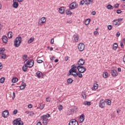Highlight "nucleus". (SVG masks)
Listing matches in <instances>:
<instances>
[{"instance_id":"59","label":"nucleus","mask_w":125,"mask_h":125,"mask_svg":"<svg viewBox=\"0 0 125 125\" xmlns=\"http://www.w3.org/2000/svg\"><path fill=\"white\" fill-rule=\"evenodd\" d=\"M37 125H42V124L41 122H38L37 124Z\"/></svg>"},{"instance_id":"37","label":"nucleus","mask_w":125,"mask_h":125,"mask_svg":"<svg viewBox=\"0 0 125 125\" xmlns=\"http://www.w3.org/2000/svg\"><path fill=\"white\" fill-rule=\"evenodd\" d=\"M66 14L67 15H72V12L69 10L66 11Z\"/></svg>"},{"instance_id":"33","label":"nucleus","mask_w":125,"mask_h":125,"mask_svg":"<svg viewBox=\"0 0 125 125\" xmlns=\"http://www.w3.org/2000/svg\"><path fill=\"white\" fill-rule=\"evenodd\" d=\"M106 8H107V9L113 10L114 9V7H113V6H112V5H111V4H108Z\"/></svg>"},{"instance_id":"60","label":"nucleus","mask_w":125,"mask_h":125,"mask_svg":"<svg viewBox=\"0 0 125 125\" xmlns=\"http://www.w3.org/2000/svg\"><path fill=\"white\" fill-rule=\"evenodd\" d=\"M98 34V31H96L94 32V35H97Z\"/></svg>"},{"instance_id":"6","label":"nucleus","mask_w":125,"mask_h":125,"mask_svg":"<svg viewBox=\"0 0 125 125\" xmlns=\"http://www.w3.org/2000/svg\"><path fill=\"white\" fill-rule=\"evenodd\" d=\"M77 67V69L79 71V73H84L86 71V68L85 67L78 65Z\"/></svg>"},{"instance_id":"29","label":"nucleus","mask_w":125,"mask_h":125,"mask_svg":"<svg viewBox=\"0 0 125 125\" xmlns=\"http://www.w3.org/2000/svg\"><path fill=\"white\" fill-rule=\"evenodd\" d=\"M18 82V78L15 77L12 79V83H16Z\"/></svg>"},{"instance_id":"8","label":"nucleus","mask_w":125,"mask_h":125,"mask_svg":"<svg viewBox=\"0 0 125 125\" xmlns=\"http://www.w3.org/2000/svg\"><path fill=\"white\" fill-rule=\"evenodd\" d=\"M41 119L42 120V124L44 125H47L48 124V119L46 118L45 117H43L42 116L41 117Z\"/></svg>"},{"instance_id":"52","label":"nucleus","mask_w":125,"mask_h":125,"mask_svg":"<svg viewBox=\"0 0 125 125\" xmlns=\"http://www.w3.org/2000/svg\"><path fill=\"white\" fill-rule=\"evenodd\" d=\"M116 12L118 14H121L122 11L121 10H117Z\"/></svg>"},{"instance_id":"47","label":"nucleus","mask_w":125,"mask_h":125,"mask_svg":"<svg viewBox=\"0 0 125 125\" xmlns=\"http://www.w3.org/2000/svg\"><path fill=\"white\" fill-rule=\"evenodd\" d=\"M82 97H83V99H86V95H85V94H82Z\"/></svg>"},{"instance_id":"7","label":"nucleus","mask_w":125,"mask_h":125,"mask_svg":"<svg viewBox=\"0 0 125 125\" xmlns=\"http://www.w3.org/2000/svg\"><path fill=\"white\" fill-rule=\"evenodd\" d=\"M106 103V102L104 100H101L99 103V106L100 107V108H104L105 107V104Z\"/></svg>"},{"instance_id":"64","label":"nucleus","mask_w":125,"mask_h":125,"mask_svg":"<svg viewBox=\"0 0 125 125\" xmlns=\"http://www.w3.org/2000/svg\"><path fill=\"white\" fill-rule=\"evenodd\" d=\"M123 61H124V62H125V55L124 56V57L123 58Z\"/></svg>"},{"instance_id":"53","label":"nucleus","mask_w":125,"mask_h":125,"mask_svg":"<svg viewBox=\"0 0 125 125\" xmlns=\"http://www.w3.org/2000/svg\"><path fill=\"white\" fill-rule=\"evenodd\" d=\"M120 35H121V33H120V32H117L116 33V37H120Z\"/></svg>"},{"instance_id":"42","label":"nucleus","mask_w":125,"mask_h":125,"mask_svg":"<svg viewBox=\"0 0 125 125\" xmlns=\"http://www.w3.org/2000/svg\"><path fill=\"white\" fill-rule=\"evenodd\" d=\"M51 100V99L49 97H48L46 98V102H50Z\"/></svg>"},{"instance_id":"44","label":"nucleus","mask_w":125,"mask_h":125,"mask_svg":"<svg viewBox=\"0 0 125 125\" xmlns=\"http://www.w3.org/2000/svg\"><path fill=\"white\" fill-rule=\"evenodd\" d=\"M85 2V1H84V0H83L80 2V5H83V4H84Z\"/></svg>"},{"instance_id":"58","label":"nucleus","mask_w":125,"mask_h":125,"mask_svg":"<svg viewBox=\"0 0 125 125\" xmlns=\"http://www.w3.org/2000/svg\"><path fill=\"white\" fill-rule=\"evenodd\" d=\"M91 14H92V15H95V14H96V12L93 11V12H92Z\"/></svg>"},{"instance_id":"5","label":"nucleus","mask_w":125,"mask_h":125,"mask_svg":"<svg viewBox=\"0 0 125 125\" xmlns=\"http://www.w3.org/2000/svg\"><path fill=\"white\" fill-rule=\"evenodd\" d=\"M26 65H28V68H32V67H33V66H34V60H29L28 61H27L26 62Z\"/></svg>"},{"instance_id":"62","label":"nucleus","mask_w":125,"mask_h":125,"mask_svg":"<svg viewBox=\"0 0 125 125\" xmlns=\"http://www.w3.org/2000/svg\"><path fill=\"white\" fill-rule=\"evenodd\" d=\"M54 59H55V57H52L51 58V60L52 61H53V60H54Z\"/></svg>"},{"instance_id":"41","label":"nucleus","mask_w":125,"mask_h":125,"mask_svg":"<svg viewBox=\"0 0 125 125\" xmlns=\"http://www.w3.org/2000/svg\"><path fill=\"white\" fill-rule=\"evenodd\" d=\"M37 63L41 64V63H42V62H43V61H42V60H39V59H38L37 60Z\"/></svg>"},{"instance_id":"63","label":"nucleus","mask_w":125,"mask_h":125,"mask_svg":"<svg viewBox=\"0 0 125 125\" xmlns=\"http://www.w3.org/2000/svg\"><path fill=\"white\" fill-rule=\"evenodd\" d=\"M72 21H67V23H69L70 24V23H72Z\"/></svg>"},{"instance_id":"9","label":"nucleus","mask_w":125,"mask_h":125,"mask_svg":"<svg viewBox=\"0 0 125 125\" xmlns=\"http://www.w3.org/2000/svg\"><path fill=\"white\" fill-rule=\"evenodd\" d=\"M69 125H79V123L75 119H71L69 123Z\"/></svg>"},{"instance_id":"3","label":"nucleus","mask_w":125,"mask_h":125,"mask_svg":"<svg viewBox=\"0 0 125 125\" xmlns=\"http://www.w3.org/2000/svg\"><path fill=\"white\" fill-rule=\"evenodd\" d=\"M122 21H123V19L122 18H119L117 20H114L112 21L113 25H114V26H117V27H118L120 26L121 24H122V23L121 22H122Z\"/></svg>"},{"instance_id":"49","label":"nucleus","mask_w":125,"mask_h":125,"mask_svg":"<svg viewBox=\"0 0 125 125\" xmlns=\"http://www.w3.org/2000/svg\"><path fill=\"white\" fill-rule=\"evenodd\" d=\"M62 109H63V106H62V105H61L59 107V108H58V109L59 110V111L62 110Z\"/></svg>"},{"instance_id":"1","label":"nucleus","mask_w":125,"mask_h":125,"mask_svg":"<svg viewBox=\"0 0 125 125\" xmlns=\"http://www.w3.org/2000/svg\"><path fill=\"white\" fill-rule=\"evenodd\" d=\"M72 75L74 78H77L78 77V74L77 72V66H74V65L71 66V68L69 70V74L68 76Z\"/></svg>"},{"instance_id":"18","label":"nucleus","mask_w":125,"mask_h":125,"mask_svg":"<svg viewBox=\"0 0 125 125\" xmlns=\"http://www.w3.org/2000/svg\"><path fill=\"white\" fill-rule=\"evenodd\" d=\"M8 40V39L7 38V37H6V36H3L2 37V41L4 43H7Z\"/></svg>"},{"instance_id":"38","label":"nucleus","mask_w":125,"mask_h":125,"mask_svg":"<svg viewBox=\"0 0 125 125\" xmlns=\"http://www.w3.org/2000/svg\"><path fill=\"white\" fill-rule=\"evenodd\" d=\"M73 79H71V78H69L68 79H67V83H73Z\"/></svg>"},{"instance_id":"11","label":"nucleus","mask_w":125,"mask_h":125,"mask_svg":"<svg viewBox=\"0 0 125 125\" xmlns=\"http://www.w3.org/2000/svg\"><path fill=\"white\" fill-rule=\"evenodd\" d=\"M9 115V112H8V110H4L2 113V116L4 118H7Z\"/></svg>"},{"instance_id":"46","label":"nucleus","mask_w":125,"mask_h":125,"mask_svg":"<svg viewBox=\"0 0 125 125\" xmlns=\"http://www.w3.org/2000/svg\"><path fill=\"white\" fill-rule=\"evenodd\" d=\"M111 100H108L106 102V104H107V105H111Z\"/></svg>"},{"instance_id":"31","label":"nucleus","mask_w":125,"mask_h":125,"mask_svg":"<svg viewBox=\"0 0 125 125\" xmlns=\"http://www.w3.org/2000/svg\"><path fill=\"white\" fill-rule=\"evenodd\" d=\"M8 38L9 39H12V32L11 31H9L8 33Z\"/></svg>"},{"instance_id":"26","label":"nucleus","mask_w":125,"mask_h":125,"mask_svg":"<svg viewBox=\"0 0 125 125\" xmlns=\"http://www.w3.org/2000/svg\"><path fill=\"white\" fill-rule=\"evenodd\" d=\"M34 41H35V38L34 37H31L30 39L28 41V43H32Z\"/></svg>"},{"instance_id":"24","label":"nucleus","mask_w":125,"mask_h":125,"mask_svg":"<svg viewBox=\"0 0 125 125\" xmlns=\"http://www.w3.org/2000/svg\"><path fill=\"white\" fill-rule=\"evenodd\" d=\"M27 70H28V66L25 64L22 66V71L24 72H27Z\"/></svg>"},{"instance_id":"14","label":"nucleus","mask_w":125,"mask_h":125,"mask_svg":"<svg viewBox=\"0 0 125 125\" xmlns=\"http://www.w3.org/2000/svg\"><path fill=\"white\" fill-rule=\"evenodd\" d=\"M45 21H46V19L45 17H43L40 20L39 24H40V25H42V24L45 23Z\"/></svg>"},{"instance_id":"55","label":"nucleus","mask_w":125,"mask_h":125,"mask_svg":"<svg viewBox=\"0 0 125 125\" xmlns=\"http://www.w3.org/2000/svg\"><path fill=\"white\" fill-rule=\"evenodd\" d=\"M120 45H121V47L122 48H124V44L122 42H120Z\"/></svg>"},{"instance_id":"27","label":"nucleus","mask_w":125,"mask_h":125,"mask_svg":"<svg viewBox=\"0 0 125 125\" xmlns=\"http://www.w3.org/2000/svg\"><path fill=\"white\" fill-rule=\"evenodd\" d=\"M83 105H87L88 106H90L91 105V102L88 101H84L83 103Z\"/></svg>"},{"instance_id":"23","label":"nucleus","mask_w":125,"mask_h":125,"mask_svg":"<svg viewBox=\"0 0 125 125\" xmlns=\"http://www.w3.org/2000/svg\"><path fill=\"white\" fill-rule=\"evenodd\" d=\"M98 88V84L94 83V86L92 87V90H95L96 89H97Z\"/></svg>"},{"instance_id":"22","label":"nucleus","mask_w":125,"mask_h":125,"mask_svg":"<svg viewBox=\"0 0 125 125\" xmlns=\"http://www.w3.org/2000/svg\"><path fill=\"white\" fill-rule=\"evenodd\" d=\"M42 73L41 71H38L36 73V77H38L39 79H41V77H42Z\"/></svg>"},{"instance_id":"48","label":"nucleus","mask_w":125,"mask_h":125,"mask_svg":"<svg viewBox=\"0 0 125 125\" xmlns=\"http://www.w3.org/2000/svg\"><path fill=\"white\" fill-rule=\"evenodd\" d=\"M119 5H120L119 3H116L114 5V7H115V8H118V7H119Z\"/></svg>"},{"instance_id":"32","label":"nucleus","mask_w":125,"mask_h":125,"mask_svg":"<svg viewBox=\"0 0 125 125\" xmlns=\"http://www.w3.org/2000/svg\"><path fill=\"white\" fill-rule=\"evenodd\" d=\"M74 41L75 42H79V39H80V37L79 35L74 36Z\"/></svg>"},{"instance_id":"56","label":"nucleus","mask_w":125,"mask_h":125,"mask_svg":"<svg viewBox=\"0 0 125 125\" xmlns=\"http://www.w3.org/2000/svg\"><path fill=\"white\" fill-rule=\"evenodd\" d=\"M68 60H69V57L66 56L65 58V61H68Z\"/></svg>"},{"instance_id":"19","label":"nucleus","mask_w":125,"mask_h":125,"mask_svg":"<svg viewBox=\"0 0 125 125\" xmlns=\"http://www.w3.org/2000/svg\"><path fill=\"white\" fill-rule=\"evenodd\" d=\"M111 74L113 77H117L118 76V72L116 70H111Z\"/></svg>"},{"instance_id":"20","label":"nucleus","mask_w":125,"mask_h":125,"mask_svg":"<svg viewBox=\"0 0 125 125\" xmlns=\"http://www.w3.org/2000/svg\"><path fill=\"white\" fill-rule=\"evenodd\" d=\"M92 2H93V0H85V5H88L91 4Z\"/></svg>"},{"instance_id":"12","label":"nucleus","mask_w":125,"mask_h":125,"mask_svg":"<svg viewBox=\"0 0 125 125\" xmlns=\"http://www.w3.org/2000/svg\"><path fill=\"white\" fill-rule=\"evenodd\" d=\"M69 7L71 9H75V8H76V7H77V3H76V2H72V3H71L69 5Z\"/></svg>"},{"instance_id":"39","label":"nucleus","mask_w":125,"mask_h":125,"mask_svg":"<svg viewBox=\"0 0 125 125\" xmlns=\"http://www.w3.org/2000/svg\"><path fill=\"white\" fill-rule=\"evenodd\" d=\"M77 76L79 78H83V74H82L80 72H77Z\"/></svg>"},{"instance_id":"50","label":"nucleus","mask_w":125,"mask_h":125,"mask_svg":"<svg viewBox=\"0 0 125 125\" xmlns=\"http://www.w3.org/2000/svg\"><path fill=\"white\" fill-rule=\"evenodd\" d=\"M51 44H53L54 43V39H52L51 40V42H50Z\"/></svg>"},{"instance_id":"57","label":"nucleus","mask_w":125,"mask_h":125,"mask_svg":"<svg viewBox=\"0 0 125 125\" xmlns=\"http://www.w3.org/2000/svg\"><path fill=\"white\" fill-rule=\"evenodd\" d=\"M28 108L31 109V108H32V107H33V105L31 104H28Z\"/></svg>"},{"instance_id":"28","label":"nucleus","mask_w":125,"mask_h":125,"mask_svg":"<svg viewBox=\"0 0 125 125\" xmlns=\"http://www.w3.org/2000/svg\"><path fill=\"white\" fill-rule=\"evenodd\" d=\"M117 48H118V44L117 43H114L113 44L112 49L113 50H116V49H117Z\"/></svg>"},{"instance_id":"36","label":"nucleus","mask_w":125,"mask_h":125,"mask_svg":"<svg viewBox=\"0 0 125 125\" xmlns=\"http://www.w3.org/2000/svg\"><path fill=\"white\" fill-rule=\"evenodd\" d=\"M42 117H43V118H46L47 119V118H50V114H47L46 115H44L42 116Z\"/></svg>"},{"instance_id":"17","label":"nucleus","mask_w":125,"mask_h":125,"mask_svg":"<svg viewBox=\"0 0 125 125\" xmlns=\"http://www.w3.org/2000/svg\"><path fill=\"white\" fill-rule=\"evenodd\" d=\"M59 12L61 13V14H64L65 13V9L63 7H61L59 9Z\"/></svg>"},{"instance_id":"10","label":"nucleus","mask_w":125,"mask_h":125,"mask_svg":"<svg viewBox=\"0 0 125 125\" xmlns=\"http://www.w3.org/2000/svg\"><path fill=\"white\" fill-rule=\"evenodd\" d=\"M84 44L83 43H80L78 45V49L80 51H83L84 50Z\"/></svg>"},{"instance_id":"54","label":"nucleus","mask_w":125,"mask_h":125,"mask_svg":"<svg viewBox=\"0 0 125 125\" xmlns=\"http://www.w3.org/2000/svg\"><path fill=\"white\" fill-rule=\"evenodd\" d=\"M18 113V111H17V110H15L13 112V114L14 115H16V114H17Z\"/></svg>"},{"instance_id":"4","label":"nucleus","mask_w":125,"mask_h":125,"mask_svg":"<svg viewBox=\"0 0 125 125\" xmlns=\"http://www.w3.org/2000/svg\"><path fill=\"white\" fill-rule=\"evenodd\" d=\"M13 124L15 125H24V123L21 120V118H18L15 120L13 122Z\"/></svg>"},{"instance_id":"13","label":"nucleus","mask_w":125,"mask_h":125,"mask_svg":"<svg viewBox=\"0 0 125 125\" xmlns=\"http://www.w3.org/2000/svg\"><path fill=\"white\" fill-rule=\"evenodd\" d=\"M19 6V4L18 3V2L16 1V0H13V7L14 8H17Z\"/></svg>"},{"instance_id":"45","label":"nucleus","mask_w":125,"mask_h":125,"mask_svg":"<svg viewBox=\"0 0 125 125\" xmlns=\"http://www.w3.org/2000/svg\"><path fill=\"white\" fill-rule=\"evenodd\" d=\"M27 58H28V56H27V55H24L22 56V59H23V60H26V59H27Z\"/></svg>"},{"instance_id":"35","label":"nucleus","mask_w":125,"mask_h":125,"mask_svg":"<svg viewBox=\"0 0 125 125\" xmlns=\"http://www.w3.org/2000/svg\"><path fill=\"white\" fill-rule=\"evenodd\" d=\"M4 81H5V78H4V77H2L0 79V83H4Z\"/></svg>"},{"instance_id":"34","label":"nucleus","mask_w":125,"mask_h":125,"mask_svg":"<svg viewBox=\"0 0 125 125\" xmlns=\"http://www.w3.org/2000/svg\"><path fill=\"white\" fill-rule=\"evenodd\" d=\"M104 78V79H106V78H107L108 77V73L105 72L103 73V75Z\"/></svg>"},{"instance_id":"51","label":"nucleus","mask_w":125,"mask_h":125,"mask_svg":"<svg viewBox=\"0 0 125 125\" xmlns=\"http://www.w3.org/2000/svg\"><path fill=\"white\" fill-rule=\"evenodd\" d=\"M107 28L108 30H112V25H108Z\"/></svg>"},{"instance_id":"30","label":"nucleus","mask_w":125,"mask_h":125,"mask_svg":"<svg viewBox=\"0 0 125 125\" xmlns=\"http://www.w3.org/2000/svg\"><path fill=\"white\" fill-rule=\"evenodd\" d=\"M90 23V19H87L85 21V25L87 26Z\"/></svg>"},{"instance_id":"43","label":"nucleus","mask_w":125,"mask_h":125,"mask_svg":"<svg viewBox=\"0 0 125 125\" xmlns=\"http://www.w3.org/2000/svg\"><path fill=\"white\" fill-rule=\"evenodd\" d=\"M1 58L2 59H5V58H6V55L5 54H2Z\"/></svg>"},{"instance_id":"16","label":"nucleus","mask_w":125,"mask_h":125,"mask_svg":"<svg viewBox=\"0 0 125 125\" xmlns=\"http://www.w3.org/2000/svg\"><path fill=\"white\" fill-rule=\"evenodd\" d=\"M75 112V109H68L67 111V115L68 116H70V115H73Z\"/></svg>"},{"instance_id":"21","label":"nucleus","mask_w":125,"mask_h":125,"mask_svg":"<svg viewBox=\"0 0 125 125\" xmlns=\"http://www.w3.org/2000/svg\"><path fill=\"white\" fill-rule=\"evenodd\" d=\"M79 121L80 123H83V122L84 121V115L82 114V115L80 117Z\"/></svg>"},{"instance_id":"15","label":"nucleus","mask_w":125,"mask_h":125,"mask_svg":"<svg viewBox=\"0 0 125 125\" xmlns=\"http://www.w3.org/2000/svg\"><path fill=\"white\" fill-rule=\"evenodd\" d=\"M84 64V60L83 59H80L78 62V66H83Z\"/></svg>"},{"instance_id":"61","label":"nucleus","mask_w":125,"mask_h":125,"mask_svg":"<svg viewBox=\"0 0 125 125\" xmlns=\"http://www.w3.org/2000/svg\"><path fill=\"white\" fill-rule=\"evenodd\" d=\"M5 50V49L3 48L2 49L0 50V53H1V52H2V51H4Z\"/></svg>"},{"instance_id":"40","label":"nucleus","mask_w":125,"mask_h":125,"mask_svg":"<svg viewBox=\"0 0 125 125\" xmlns=\"http://www.w3.org/2000/svg\"><path fill=\"white\" fill-rule=\"evenodd\" d=\"M44 108V104H41L40 106V110H42Z\"/></svg>"},{"instance_id":"2","label":"nucleus","mask_w":125,"mask_h":125,"mask_svg":"<svg viewBox=\"0 0 125 125\" xmlns=\"http://www.w3.org/2000/svg\"><path fill=\"white\" fill-rule=\"evenodd\" d=\"M22 42V38L21 37H17L14 41V46L15 47H19Z\"/></svg>"},{"instance_id":"25","label":"nucleus","mask_w":125,"mask_h":125,"mask_svg":"<svg viewBox=\"0 0 125 125\" xmlns=\"http://www.w3.org/2000/svg\"><path fill=\"white\" fill-rule=\"evenodd\" d=\"M26 83H24L21 85L20 86L21 90H23V89H25V87H26Z\"/></svg>"}]
</instances>
